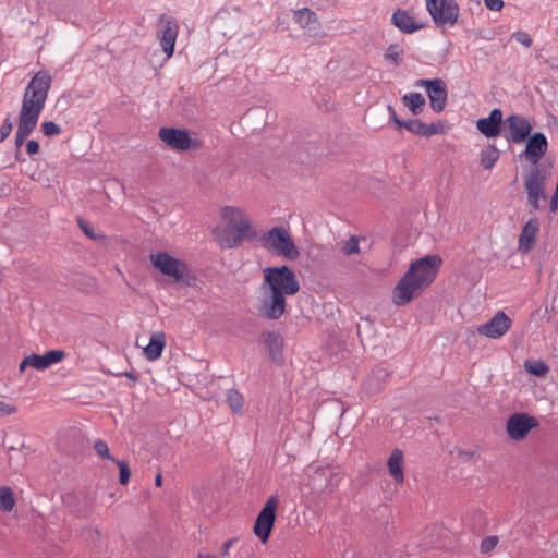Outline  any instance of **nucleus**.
Instances as JSON below:
<instances>
[{
  "mask_svg": "<svg viewBox=\"0 0 558 558\" xmlns=\"http://www.w3.org/2000/svg\"><path fill=\"white\" fill-rule=\"evenodd\" d=\"M262 289L268 291L258 307L259 314L269 319H279L287 310L286 296L295 295L301 287L294 270L282 265L264 269Z\"/></svg>",
  "mask_w": 558,
  "mask_h": 558,
  "instance_id": "1",
  "label": "nucleus"
},
{
  "mask_svg": "<svg viewBox=\"0 0 558 558\" xmlns=\"http://www.w3.org/2000/svg\"><path fill=\"white\" fill-rule=\"evenodd\" d=\"M442 259L429 254L413 260L392 291V302L404 306L420 296L436 279Z\"/></svg>",
  "mask_w": 558,
  "mask_h": 558,
  "instance_id": "2",
  "label": "nucleus"
},
{
  "mask_svg": "<svg viewBox=\"0 0 558 558\" xmlns=\"http://www.w3.org/2000/svg\"><path fill=\"white\" fill-rule=\"evenodd\" d=\"M51 85L52 76L46 70L38 71L29 81L23 96L16 132L29 136L35 130Z\"/></svg>",
  "mask_w": 558,
  "mask_h": 558,
  "instance_id": "3",
  "label": "nucleus"
},
{
  "mask_svg": "<svg viewBox=\"0 0 558 558\" xmlns=\"http://www.w3.org/2000/svg\"><path fill=\"white\" fill-rule=\"evenodd\" d=\"M525 141V149L519 157L535 166L524 178V189L531 209L536 211L541 208L539 199L546 197L544 187L546 178L537 163L548 150V141L542 132L530 134Z\"/></svg>",
  "mask_w": 558,
  "mask_h": 558,
  "instance_id": "4",
  "label": "nucleus"
},
{
  "mask_svg": "<svg viewBox=\"0 0 558 558\" xmlns=\"http://www.w3.org/2000/svg\"><path fill=\"white\" fill-rule=\"evenodd\" d=\"M260 241L264 248L275 252L277 255L283 256L289 260H295L300 256L298 246L289 231L283 227L269 229L262 235Z\"/></svg>",
  "mask_w": 558,
  "mask_h": 558,
  "instance_id": "5",
  "label": "nucleus"
},
{
  "mask_svg": "<svg viewBox=\"0 0 558 558\" xmlns=\"http://www.w3.org/2000/svg\"><path fill=\"white\" fill-rule=\"evenodd\" d=\"M149 257L153 266L163 276L173 278L178 283L184 282L186 286L190 284L185 280V275L187 274L186 263L166 252L151 253Z\"/></svg>",
  "mask_w": 558,
  "mask_h": 558,
  "instance_id": "6",
  "label": "nucleus"
},
{
  "mask_svg": "<svg viewBox=\"0 0 558 558\" xmlns=\"http://www.w3.org/2000/svg\"><path fill=\"white\" fill-rule=\"evenodd\" d=\"M277 507V496H270L255 520L253 531L262 543H266L269 539L276 521Z\"/></svg>",
  "mask_w": 558,
  "mask_h": 558,
  "instance_id": "7",
  "label": "nucleus"
},
{
  "mask_svg": "<svg viewBox=\"0 0 558 558\" xmlns=\"http://www.w3.org/2000/svg\"><path fill=\"white\" fill-rule=\"evenodd\" d=\"M426 7L436 24L457 23L459 5L456 0H426Z\"/></svg>",
  "mask_w": 558,
  "mask_h": 558,
  "instance_id": "8",
  "label": "nucleus"
},
{
  "mask_svg": "<svg viewBox=\"0 0 558 558\" xmlns=\"http://www.w3.org/2000/svg\"><path fill=\"white\" fill-rule=\"evenodd\" d=\"M537 426L538 421L534 416H531L527 413H514L507 420L506 432L510 439L520 441Z\"/></svg>",
  "mask_w": 558,
  "mask_h": 558,
  "instance_id": "9",
  "label": "nucleus"
},
{
  "mask_svg": "<svg viewBox=\"0 0 558 558\" xmlns=\"http://www.w3.org/2000/svg\"><path fill=\"white\" fill-rule=\"evenodd\" d=\"M158 135L169 147L179 151L198 147L197 140H192L189 132L183 129L161 128Z\"/></svg>",
  "mask_w": 558,
  "mask_h": 558,
  "instance_id": "10",
  "label": "nucleus"
},
{
  "mask_svg": "<svg viewBox=\"0 0 558 558\" xmlns=\"http://www.w3.org/2000/svg\"><path fill=\"white\" fill-rule=\"evenodd\" d=\"M512 322L509 316L499 311L487 323L477 327V332L490 339H498L502 337L511 327Z\"/></svg>",
  "mask_w": 558,
  "mask_h": 558,
  "instance_id": "11",
  "label": "nucleus"
},
{
  "mask_svg": "<svg viewBox=\"0 0 558 558\" xmlns=\"http://www.w3.org/2000/svg\"><path fill=\"white\" fill-rule=\"evenodd\" d=\"M509 132L505 134L508 142L522 143L531 134L532 124L530 121L519 114H511L506 119Z\"/></svg>",
  "mask_w": 558,
  "mask_h": 558,
  "instance_id": "12",
  "label": "nucleus"
},
{
  "mask_svg": "<svg viewBox=\"0 0 558 558\" xmlns=\"http://www.w3.org/2000/svg\"><path fill=\"white\" fill-rule=\"evenodd\" d=\"M257 236L252 228L250 220L243 222L233 231H225V238L221 240V246L228 248L239 247L244 240H253Z\"/></svg>",
  "mask_w": 558,
  "mask_h": 558,
  "instance_id": "13",
  "label": "nucleus"
},
{
  "mask_svg": "<svg viewBox=\"0 0 558 558\" xmlns=\"http://www.w3.org/2000/svg\"><path fill=\"white\" fill-rule=\"evenodd\" d=\"M502 111L495 108L487 118L478 119L476 122L477 130L486 137H497L501 132Z\"/></svg>",
  "mask_w": 558,
  "mask_h": 558,
  "instance_id": "14",
  "label": "nucleus"
},
{
  "mask_svg": "<svg viewBox=\"0 0 558 558\" xmlns=\"http://www.w3.org/2000/svg\"><path fill=\"white\" fill-rule=\"evenodd\" d=\"M161 22H166V25L161 32L160 44L167 58L172 57L174 51V45L179 32L178 22L172 17H167L165 14L160 17Z\"/></svg>",
  "mask_w": 558,
  "mask_h": 558,
  "instance_id": "15",
  "label": "nucleus"
},
{
  "mask_svg": "<svg viewBox=\"0 0 558 558\" xmlns=\"http://www.w3.org/2000/svg\"><path fill=\"white\" fill-rule=\"evenodd\" d=\"M66 353L64 350H50L47 351L45 354H31L26 356L25 364H31V367L44 371L50 367L53 364H57L61 362L65 357Z\"/></svg>",
  "mask_w": 558,
  "mask_h": 558,
  "instance_id": "16",
  "label": "nucleus"
},
{
  "mask_svg": "<svg viewBox=\"0 0 558 558\" xmlns=\"http://www.w3.org/2000/svg\"><path fill=\"white\" fill-rule=\"evenodd\" d=\"M403 128L412 134L422 137H430L433 135L442 134L445 132L441 121L427 124L420 119H410L405 120Z\"/></svg>",
  "mask_w": 558,
  "mask_h": 558,
  "instance_id": "17",
  "label": "nucleus"
},
{
  "mask_svg": "<svg viewBox=\"0 0 558 558\" xmlns=\"http://www.w3.org/2000/svg\"><path fill=\"white\" fill-rule=\"evenodd\" d=\"M426 93L430 102V108L437 113L444 111L448 97V90L445 82L441 78H434V84L430 85Z\"/></svg>",
  "mask_w": 558,
  "mask_h": 558,
  "instance_id": "18",
  "label": "nucleus"
},
{
  "mask_svg": "<svg viewBox=\"0 0 558 558\" xmlns=\"http://www.w3.org/2000/svg\"><path fill=\"white\" fill-rule=\"evenodd\" d=\"M538 231L539 221L536 217H533L524 225L519 236V250L521 252L529 253L533 248Z\"/></svg>",
  "mask_w": 558,
  "mask_h": 558,
  "instance_id": "19",
  "label": "nucleus"
},
{
  "mask_svg": "<svg viewBox=\"0 0 558 558\" xmlns=\"http://www.w3.org/2000/svg\"><path fill=\"white\" fill-rule=\"evenodd\" d=\"M391 23L404 34H412L424 27V24L415 22L409 12L402 9L393 12Z\"/></svg>",
  "mask_w": 558,
  "mask_h": 558,
  "instance_id": "20",
  "label": "nucleus"
},
{
  "mask_svg": "<svg viewBox=\"0 0 558 558\" xmlns=\"http://www.w3.org/2000/svg\"><path fill=\"white\" fill-rule=\"evenodd\" d=\"M264 343L268 350L269 356L274 362H279L282 359L283 338L279 332L266 331L263 332Z\"/></svg>",
  "mask_w": 558,
  "mask_h": 558,
  "instance_id": "21",
  "label": "nucleus"
},
{
  "mask_svg": "<svg viewBox=\"0 0 558 558\" xmlns=\"http://www.w3.org/2000/svg\"><path fill=\"white\" fill-rule=\"evenodd\" d=\"M166 347V335L162 331L153 332L149 343L144 348L147 360L155 361L159 359Z\"/></svg>",
  "mask_w": 558,
  "mask_h": 558,
  "instance_id": "22",
  "label": "nucleus"
},
{
  "mask_svg": "<svg viewBox=\"0 0 558 558\" xmlns=\"http://www.w3.org/2000/svg\"><path fill=\"white\" fill-rule=\"evenodd\" d=\"M388 470L390 475L393 477L396 483H403L404 474H403V452L402 450L396 448L392 450L388 461H387Z\"/></svg>",
  "mask_w": 558,
  "mask_h": 558,
  "instance_id": "23",
  "label": "nucleus"
},
{
  "mask_svg": "<svg viewBox=\"0 0 558 558\" xmlns=\"http://www.w3.org/2000/svg\"><path fill=\"white\" fill-rule=\"evenodd\" d=\"M222 218L228 223V229L225 231L233 232L239 228L240 225L248 220L241 209L231 206H226L222 209Z\"/></svg>",
  "mask_w": 558,
  "mask_h": 558,
  "instance_id": "24",
  "label": "nucleus"
},
{
  "mask_svg": "<svg viewBox=\"0 0 558 558\" xmlns=\"http://www.w3.org/2000/svg\"><path fill=\"white\" fill-rule=\"evenodd\" d=\"M222 218L228 223V229L225 231L233 232L239 228L240 225L248 220L241 209L231 206H226L222 209Z\"/></svg>",
  "mask_w": 558,
  "mask_h": 558,
  "instance_id": "25",
  "label": "nucleus"
},
{
  "mask_svg": "<svg viewBox=\"0 0 558 558\" xmlns=\"http://www.w3.org/2000/svg\"><path fill=\"white\" fill-rule=\"evenodd\" d=\"M402 102L414 116H417L423 111L426 101L421 93L412 92L403 95Z\"/></svg>",
  "mask_w": 558,
  "mask_h": 558,
  "instance_id": "26",
  "label": "nucleus"
},
{
  "mask_svg": "<svg viewBox=\"0 0 558 558\" xmlns=\"http://www.w3.org/2000/svg\"><path fill=\"white\" fill-rule=\"evenodd\" d=\"M294 21L302 27H310L311 24L317 22L316 13L310 8H302L294 12Z\"/></svg>",
  "mask_w": 558,
  "mask_h": 558,
  "instance_id": "27",
  "label": "nucleus"
},
{
  "mask_svg": "<svg viewBox=\"0 0 558 558\" xmlns=\"http://www.w3.org/2000/svg\"><path fill=\"white\" fill-rule=\"evenodd\" d=\"M499 158V150L494 144H489L481 153V165L484 169L489 170L494 167Z\"/></svg>",
  "mask_w": 558,
  "mask_h": 558,
  "instance_id": "28",
  "label": "nucleus"
},
{
  "mask_svg": "<svg viewBox=\"0 0 558 558\" xmlns=\"http://www.w3.org/2000/svg\"><path fill=\"white\" fill-rule=\"evenodd\" d=\"M15 506V497L13 490L8 486L0 487V509L10 512Z\"/></svg>",
  "mask_w": 558,
  "mask_h": 558,
  "instance_id": "29",
  "label": "nucleus"
},
{
  "mask_svg": "<svg viewBox=\"0 0 558 558\" xmlns=\"http://www.w3.org/2000/svg\"><path fill=\"white\" fill-rule=\"evenodd\" d=\"M227 403L231 411L235 414H241L243 411V396L235 389H229L227 391Z\"/></svg>",
  "mask_w": 558,
  "mask_h": 558,
  "instance_id": "30",
  "label": "nucleus"
},
{
  "mask_svg": "<svg viewBox=\"0 0 558 558\" xmlns=\"http://www.w3.org/2000/svg\"><path fill=\"white\" fill-rule=\"evenodd\" d=\"M525 371L534 376H544L549 372L548 365L541 360H527L524 363Z\"/></svg>",
  "mask_w": 558,
  "mask_h": 558,
  "instance_id": "31",
  "label": "nucleus"
},
{
  "mask_svg": "<svg viewBox=\"0 0 558 558\" xmlns=\"http://www.w3.org/2000/svg\"><path fill=\"white\" fill-rule=\"evenodd\" d=\"M77 221V225L80 227V229L83 231V233L89 238L90 240H94V241H101V242H105L106 241V235L102 234V233H96L93 229V227L82 217H77L76 219Z\"/></svg>",
  "mask_w": 558,
  "mask_h": 558,
  "instance_id": "32",
  "label": "nucleus"
},
{
  "mask_svg": "<svg viewBox=\"0 0 558 558\" xmlns=\"http://www.w3.org/2000/svg\"><path fill=\"white\" fill-rule=\"evenodd\" d=\"M403 50L400 48L398 44H391L387 48L386 53L384 54L385 60L390 61L396 66L400 65L402 62L401 54Z\"/></svg>",
  "mask_w": 558,
  "mask_h": 558,
  "instance_id": "33",
  "label": "nucleus"
},
{
  "mask_svg": "<svg viewBox=\"0 0 558 558\" xmlns=\"http://www.w3.org/2000/svg\"><path fill=\"white\" fill-rule=\"evenodd\" d=\"M114 463H117L119 468V483L121 485H126L131 477V470L126 461L116 460Z\"/></svg>",
  "mask_w": 558,
  "mask_h": 558,
  "instance_id": "34",
  "label": "nucleus"
},
{
  "mask_svg": "<svg viewBox=\"0 0 558 558\" xmlns=\"http://www.w3.org/2000/svg\"><path fill=\"white\" fill-rule=\"evenodd\" d=\"M499 538L496 535L486 536L482 539L480 550L482 554L490 553L497 545Z\"/></svg>",
  "mask_w": 558,
  "mask_h": 558,
  "instance_id": "35",
  "label": "nucleus"
},
{
  "mask_svg": "<svg viewBox=\"0 0 558 558\" xmlns=\"http://www.w3.org/2000/svg\"><path fill=\"white\" fill-rule=\"evenodd\" d=\"M94 449L100 458L113 462L116 461V459L110 454L108 445L104 440H96L94 444Z\"/></svg>",
  "mask_w": 558,
  "mask_h": 558,
  "instance_id": "36",
  "label": "nucleus"
},
{
  "mask_svg": "<svg viewBox=\"0 0 558 558\" xmlns=\"http://www.w3.org/2000/svg\"><path fill=\"white\" fill-rule=\"evenodd\" d=\"M41 131L45 136L52 137L61 133V128L53 121H45L41 124Z\"/></svg>",
  "mask_w": 558,
  "mask_h": 558,
  "instance_id": "37",
  "label": "nucleus"
},
{
  "mask_svg": "<svg viewBox=\"0 0 558 558\" xmlns=\"http://www.w3.org/2000/svg\"><path fill=\"white\" fill-rule=\"evenodd\" d=\"M342 252L345 255H353L360 252L359 241L355 236H351L342 246Z\"/></svg>",
  "mask_w": 558,
  "mask_h": 558,
  "instance_id": "38",
  "label": "nucleus"
},
{
  "mask_svg": "<svg viewBox=\"0 0 558 558\" xmlns=\"http://www.w3.org/2000/svg\"><path fill=\"white\" fill-rule=\"evenodd\" d=\"M512 37L520 44H522L523 46L525 47H531L532 46V38L531 36L525 33V32H522V31H518V32H514L512 34Z\"/></svg>",
  "mask_w": 558,
  "mask_h": 558,
  "instance_id": "39",
  "label": "nucleus"
},
{
  "mask_svg": "<svg viewBox=\"0 0 558 558\" xmlns=\"http://www.w3.org/2000/svg\"><path fill=\"white\" fill-rule=\"evenodd\" d=\"M12 122L9 118L4 119L2 125L0 126V143L3 142L12 131Z\"/></svg>",
  "mask_w": 558,
  "mask_h": 558,
  "instance_id": "40",
  "label": "nucleus"
},
{
  "mask_svg": "<svg viewBox=\"0 0 558 558\" xmlns=\"http://www.w3.org/2000/svg\"><path fill=\"white\" fill-rule=\"evenodd\" d=\"M17 409L15 405L7 403L4 401H0V414L5 415H12L16 413Z\"/></svg>",
  "mask_w": 558,
  "mask_h": 558,
  "instance_id": "41",
  "label": "nucleus"
},
{
  "mask_svg": "<svg viewBox=\"0 0 558 558\" xmlns=\"http://www.w3.org/2000/svg\"><path fill=\"white\" fill-rule=\"evenodd\" d=\"M388 111L390 114V122L396 124L397 128H403L405 120H401L397 117L396 110L391 105L388 106Z\"/></svg>",
  "mask_w": 558,
  "mask_h": 558,
  "instance_id": "42",
  "label": "nucleus"
},
{
  "mask_svg": "<svg viewBox=\"0 0 558 558\" xmlns=\"http://www.w3.org/2000/svg\"><path fill=\"white\" fill-rule=\"evenodd\" d=\"M484 3L490 11H500L505 4L502 0H484Z\"/></svg>",
  "mask_w": 558,
  "mask_h": 558,
  "instance_id": "43",
  "label": "nucleus"
},
{
  "mask_svg": "<svg viewBox=\"0 0 558 558\" xmlns=\"http://www.w3.org/2000/svg\"><path fill=\"white\" fill-rule=\"evenodd\" d=\"M40 150L39 143L35 140H31L26 143V151L29 156L38 154Z\"/></svg>",
  "mask_w": 558,
  "mask_h": 558,
  "instance_id": "44",
  "label": "nucleus"
},
{
  "mask_svg": "<svg viewBox=\"0 0 558 558\" xmlns=\"http://www.w3.org/2000/svg\"><path fill=\"white\" fill-rule=\"evenodd\" d=\"M434 84V80H425V78H421V80H417L415 82V85L417 87H425L426 88V92L429 89L430 85Z\"/></svg>",
  "mask_w": 558,
  "mask_h": 558,
  "instance_id": "45",
  "label": "nucleus"
},
{
  "mask_svg": "<svg viewBox=\"0 0 558 558\" xmlns=\"http://www.w3.org/2000/svg\"><path fill=\"white\" fill-rule=\"evenodd\" d=\"M26 138H27V136L16 132V134H15V146H16L17 149H20V147L24 144Z\"/></svg>",
  "mask_w": 558,
  "mask_h": 558,
  "instance_id": "46",
  "label": "nucleus"
},
{
  "mask_svg": "<svg viewBox=\"0 0 558 558\" xmlns=\"http://www.w3.org/2000/svg\"><path fill=\"white\" fill-rule=\"evenodd\" d=\"M458 454L461 459H463L464 461H470L474 453L473 452H470V451H464V450H459L458 451Z\"/></svg>",
  "mask_w": 558,
  "mask_h": 558,
  "instance_id": "47",
  "label": "nucleus"
},
{
  "mask_svg": "<svg viewBox=\"0 0 558 558\" xmlns=\"http://www.w3.org/2000/svg\"><path fill=\"white\" fill-rule=\"evenodd\" d=\"M235 542V538H231L229 541H227L225 544H223V548H222V556H227L229 554V549L230 547L232 546V544Z\"/></svg>",
  "mask_w": 558,
  "mask_h": 558,
  "instance_id": "48",
  "label": "nucleus"
},
{
  "mask_svg": "<svg viewBox=\"0 0 558 558\" xmlns=\"http://www.w3.org/2000/svg\"><path fill=\"white\" fill-rule=\"evenodd\" d=\"M124 376L131 379L132 381L136 383L138 380V376L133 372H125Z\"/></svg>",
  "mask_w": 558,
  "mask_h": 558,
  "instance_id": "49",
  "label": "nucleus"
},
{
  "mask_svg": "<svg viewBox=\"0 0 558 558\" xmlns=\"http://www.w3.org/2000/svg\"><path fill=\"white\" fill-rule=\"evenodd\" d=\"M155 485L157 487H160L162 485V475L160 473H158L157 476L155 477Z\"/></svg>",
  "mask_w": 558,
  "mask_h": 558,
  "instance_id": "50",
  "label": "nucleus"
},
{
  "mask_svg": "<svg viewBox=\"0 0 558 558\" xmlns=\"http://www.w3.org/2000/svg\"><path fill=\"white\" fill-rule=\"evenodd\" d=\"M26 362V356L22 360V362L20 363V366H19V371L20 372H24V369L27 367V366H31V364H25Z\"/></svg>",
  "mask_w": 558,
  "mask_h": 558,
  "instance_id": "51",
  "label": "nucleus"
},
{
  "mask_svg": "<svg viewBox=\"0 0 558 558\" xmlns=\"http://www.w3.org/2000/svg\"><path fill=\"white\" fill-rule=\"evenodd\" d=\"M546 312L549 313V314H555L556 313L555 305L553 304L550 308L548 306H546Z\"/></svg>",
  "mask_w": 558,
  "mask_h": 558,
  "instance_id": "52",
  "label": "nucleus"
},
{
  "mask_svg": "<svg viewBox=\"0 0 558 558\" xmlns=\"http://www.w3.org/2000/svg\"><path fill=\"white\" fill-rule=\"evenodd\" d=\"M15 159L20 162H24L25 159L24 158H21V155H20V150L17 149L16 154H15Z\"/></svg>",
  "mask_w": 558,
  "mask_h": 558,
  "instance_id": "53",
  "label": "nucleus"
},
{
  "mask_svg": "<svg viewBox=\"0 0 558 558\" xmlns=\"http://www.w3.org/2000/svg\"><path fill=\"white\" fill-rule=\"evenodd\" d=\"M197 558H215L214 556H210V555H202V554H198Z\"/></svg>",
  "mask_w": 558,
  "mask_h": 558,
  "instance_id": "54",
  "label": "nucleus"
}]
</instances>
